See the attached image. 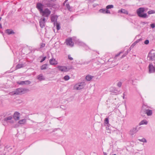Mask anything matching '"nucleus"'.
<instances>
[{"instance_id": "bf43d9fd", "label": "nucleus", "mask_w": 155, "mask_h": 155, "mask_svg": "<svg viewBox=\"0 0 155 155\" xmlns=\"http://www.w3.org/2000/svg\"><path fill=\"white\" fill-rule=\"evenodd\" d=\"M123 95V98H124V93Z\"/></svg>"}, {"instance_id": "5701e85b", "label": "nucleus", "mask_w": 155, "mask_h": 155, "mask_svg": "<svg viewBox=\"0 0 155 155\" xmlns=\"http://www.w3.org/2000/svg\"><path fill=\"white\" fill-rule=\"evenodd\" d=\"M148 123V122L146 120H142L139 123V125H141L143 124H147Z\"/></svg>"}, {"instance_id": "b1692460", "label": "nucleus", "mask_w": 155, "mask_h": 155, "mask_svg": "<svg viewBox=\"0 0 155 155\" xmlns=\"http://www.w3.org/2000/svg\"><path fill=\"white\" fill-rule=\"evenodd\" d=\"M109 118L108 117L104 119V125H107V126H108V124L109 125H110V124H109Z\"/></svg>"}, {"instance_id": "1a4fd4ad", "label": "nucleus", "mask_w": 155, "mask_h": 155, "mask_svg": "<svg viewBox=\"0 0 155 155\" xmlns=\"http://www.w3.org/2000/svg\"><path fill=\"white\" fill-rule=\"evenodd\" d=\"M84 83H81L75 86V88L77 90H80L84 87Z\"/></svg>"}, {"instance_id": "dca6fc26", "label": "nucleus", "mask_w": 155, "mask_h": 155, "mask_svg": "<svg viewBox=\"0 0 155 155\" xmlns=\"http://www.w3.org/2000/svg\"><path fill=\"white\" fill-rule=\"evenodd\" d=\"M37 79L39 81H42L45 80V77L42 74H40L37 76Z\"/></svg>"}, {"instance_id": "6e6d98bb", "label": "nucleus", "mask_w": 155, "mask_h": 155, "mask_svg": "<svg viewBox=\"0 0 155 155\" xmlns=\"http://www.w3.org/2000/svg\"><path fill=\"white\" fill-rule=\"evenodd\" d=\"M0 28H2V25L0 23Z\"/></svg>"}, {"instance_id": "49530a36", "label": "nucleus", "mask_w": 155, "mask_h": 155, "mask_svg": "<svg viewBox=\"0 0 155 155\" xmlns=\"http://www.w3.org/2000/svg\"><path fill=\"white\" fill-rule=\"evenodd\" d=\"M2 123H3V124L4 125H6V124L7 123L6 122H5L3 120H2Z\"/></svg>"}, {"instance_id": "ea45409f", "label": "nucleus", "mask_w": 155, "mask_h": 155, "mask_svg": "<svg viewBox=\"0 0 155 155\" xmlns=\"http://www.w3.org/2000/svg\"><path fill=\"white\" fill-rule=\"evenodd\" d=\"M45 46V44L44 43H41L40 45V48H42L44 47Z\"/></svg>"}, {"instance_id": "20e7f679", "label": "nucleus", "mask_w": 155, "mask_h": 155, "mask_svg": "<svg viewBox=\"0 0 155 155\" xmlns=\"http://www.w3.org/2000/svg\"><path fill=\"white\" fill-rule=\"evenodd\" d=\"M58 68L60 71L62 72H67L72 68V67H67L65 66H58L57 67Z\"/></svg>"}, {"instance_id": "a878e982", "label": "nucleus", "mask_w": 155, "mask_h": 155, "mask_svg": "<svg viewBox=\"0 0 155 155\" xmlns=\"http://www.w3.org/2000/svg\"><path fill=\"white\" fill-rule=\"evenodd\" d=\"M26 122V120L25 119L21 120L18 121V123L20 124H24Z\"/></svg>"}, {"instance_id": "412c9836", "label": "nucleus", "mask_w": 155, "mask_h": 155, "mask_svg": "<svg viewBox=\"0 0 155 155\" xmlns=\"http://www.w3.org/2000/svg\"><path fill=\"white\" fill-rule=\"evenodd\" d=\"M59 6L55 4H51L50 5L49 8H58Z\"/></svg>"}, {"instance_id": "680f3d73", "label": "nucleus", "mask_w": 155, "mask_h": 155, "mask_svg": "<svg viewBox=\"0 0 155 155\" xmlns=\"http://www.w3.org/2000/svg\"><path fill=\"white\" fill-rule=\"evenodd\" d=\"M0 102L2 103V101L0 100Z\"/></svg>"}, {"instance_id": "7ed1b4c3", "label": "nucleus", "mask_w": 155, "mask_h": 155, "mask_svg": "<svg viewBox=\"0 0 155 155\" xmlns=\"http://www.w3.org/2000/svg\"><path fill=\"white\" fill-rule=\"evenodd\" d=\"M24 91V89L23 88H18L16 89L13 91L11 92L10 94L12 95H18L22 94Z\"/></svg>"}, {"instance_id": "0eeeda50", "label": "nucleus", "mask_w": 155, "mask_h": 155, "mask_svg": "<svg viewBox=\"0 0 155 155\" xmlns=\"http://www.w3.org/2000/svg\"><path fill=\"white\" fill-rule=\"evenodd\" d=\"M149 73H151L155 72V67L152 64H150L148 66Z\"/></svg>"}, {"instance_id": "864d4df0", "label": "nucleus", "mask_w": 155, "mask_h": 155, "mask_svg": "<svg viewBox=\"0 0 155 155\" xmlns=\"http://www.w3.org/2000/svg\"><path fill=\"white\" fill-rule=\"evenodd\" d=\"M50 1H52L53 2H55L56 1V0H49Z\"/></svg>"}, {"instance_id": "bb28decb", "label": "nucleus", "mask_w": 155, "mask_h": 155, "mask_svg": "<svg viewBox=\"0 0 155 155\" xmlns=\"http://www.w3.org/2000/svg\"><path fill=\"white\" fill-rule=\"evenodd\" d=\"M142 40L141 39H139L138 40H137L136 41H135L131 45V47H134V46H135L136 44L139 42V41H141Z\"/></svg>"}, {"instance_id": "c9c22d12", "label": "nucleus", "mask_w": 155, "mask_h": 155, "mask_svg": "<svg viewBox=\"0 0 155 155\" xmlns=\"http://www.w3.org/2000/svg\"><path fill=\"white\" fill-rule=\"evenodd\" d=\"M94 59H92L91 60H90V61H87V62H85L84 63L85 64H87L90 63V62H93L94 61Z\"/></svg>"}, {"instance_id": "473e14b6", "label": "nucleus", "mask_w": 155, "mask_h": 155, "mask_svg": "<svg viewBox=\"0 0 155 155\" xmlns=\"http://www.w3.org/2000/svg\"><path fill=\"white\" fill-rule=\"evenodd\" d=\"M147 13L149 14H151L155 13V11L154 10H150Z\"/></svg>"}, {"instance_id": "cd10ccee", "label": "nucleus", "mask_w": 155, "mask_h": 155, "mask_svg": "<svg viewBox=\"0 0 155 155\" xmlns=\"http://www.w3.org/2000/svg\"><path fill=\"white\" fill-rule=\"evenodd\" d=\"M66 6L67 7V9L69 11H71V8L70 7L69 3H67L66 5Z\"/></svg>"}, {"instance_id": "6ab92c4d", "label": "nucleus", "mask_w": 155, "mask_h": 155, "mask_svg": "<svg viewBox=\"0 0 155 155\" xmlns=\"http://www.w3.org/2000/svg\"><path fill=\"white\" fill-rule=\"evenodd\" d=\"M118 12H120L127 15L128 14V12L127 10L122 8L119 10Z\"/></svg>"}, {"instance_id": "58836bf2", "label": "nucleus", "mask_w": 155, "mask_h": 155, "mask_svg": "<svg viewBox=\"0 0 155 155\" xmlns=\"http://www.w3.org/2000/svg\"><path fill=\"white\" fill-rule=\"evenodd\" d=\"M68 58L69 60L71 61L73 59V58L71 56V55L70 54H69L68 55Z\"/></svg>"}, {"instance_id": "603ef678", "label": "nucleus", "mask_w": 155, "mask_h": 155, "mask_svg": "<svg viewBox=\"0 0 155 155\" xmlns=\"http://www.w3.org/2000/svg\"><path fill=\"white\" fill-rule=\"evenodd\" d=\"M126 56V55H125V54H124L123 55H122L121 56V58H124V57H125V56Z\"/></svg>"}, {"instance_id": "79ce46f5", "label": "nucleus", "mask_w": 155, "mask_h": 155, "mask_svg": "<svg viewBox=\"0 0 155 155\" xmlns=\"http://www.w3.org/2000/svg\"><path fill=\"white\" fill-rule=\"evenodd\" d=\"M149 40H146L144 42V43L145 45H147L149 43Z\"/></svg>"}, {"instance_id": "c03bdc74", "label": "nucleus", "mask_w": 155, "mask_h": 155, "mask_svg": "<svg viewBox=\"0 0 155 155\" xmlns=\"http://www.w3.org/2000/svg\"><path fill=\"white\" fill-rule=\"evenodd\" d=\"M122 52H121V51L119 52V53H118L117 54H116L115 57L116 58V57H118L120 54H121V53H122Z\"/></svg>"}, {"instance_id": "423d86ee", "label": "nucleus", "mask_w": 155, "mask_h": 155, "mask_svg": "<svg viewBox=\"0 0 155 155\" xmlns=\"http://www.w3.org/2000/svg\"><path fill=\"white\" fill-rule=\"evenodd\" d=\"M66 44L67 45H69L71 47H73L74 45V43L72 41L71 38H68L66 40Z\"/></svg>"}, {"instance_id": "4be33fe9", "label": "nucleus", "mask_w": 155, "mask_h": 155, "mask_svg": "<svg viewBox=\"0 0 155 155\" xmlns=\"http://www.w3.org/2000/svg\"><path fill=\"white\" fill-rule=\"evenodd\" d=\"M93 76H92L90 75H88L86 77V79L87 81H90L93 78Z\"/></svg>"}, {"instance_id": "e2e57ef3", "label": "nucleus", "mask_w": 155, "mask_h": 155, "mask_svg": "<svg viewBox=\"0 0 155 155\" xmlns=\"http://www.w3.org/2000/svg\"><path fill=\"white\" fill-rule=\"evenodd\" d=\"M113 155H117L116 154H113Z\"/></svg>"}, {"instance_id": "f03ea898", "label": "nucleus", "mask_w": 155, "mask_h": 155, "mask_svg": "<svg viewBox=\"0 0 155 155\" xmlns=\"http://www.w3.org/2000/svg\"><path fill=\"white\" fill-rule=\"evenodd\" d=\"M145 10L144 8H140L138 9L136 11L138 16L142 18H147L148 17L147 13H144Z\"/></svg>"}, {"instance_id": "6e6552de", "label": "nucleus", "mask_w": 155, "mask_h": 155, "mask_svg": "<svg viewBox=\"0 0 155 155\" xmlns=\"http://www.w3.org/2000/svg\"><path fill=\"white\" fill-rule=\"evenodd\" d=\"M45 18H41L39 21V24L41 28H43L45 26Z\"/></svg>"}, {"instance_id": "4c0bfd02", "label": "nucleus", "mask_w": 155, "mask_h": 155, "mask_svg": "<svg viewBox=\"0 0 155 155\" xmlns=\"http://www.w3.org/2000/svg\"><path fill=\"white\" fill-rule=\"evenodd\" d=\"M46 58V56H45L44 57H43L42 59L40 61V62L41 63L42 62L45 60Z\"/></svg>"}, {"instance_id": "ddd939ff", "label": "nucleus", "mask_w": 155, "mask_h": 155, "mask_svg": "<svg viewBox=\"0 0 155 155\" xmlns=\"http://www.w3.org/2000/svg\"><path fill=\"white\" fill-rule=\"evenodd\" d=\"M138 126H136L135 127H134L130 131V134L133 135L136 133L138 130L139 128H138Z\"/></svg>"}, {"instance_id": "72a5a7b5", "label": "nucleus", "mask_w": 155, "mask_h": 155, "mask_svg": "<svg viewBox=\"0 0 155 155\" xmlns=\"http://www.w3.org/2000/svg\"><path fill=\"white\" fill-rule=\"evenodd\" d=\"M70 79V77L68 75H66L64 77V79L65 81H68Z\"/></svg>"}, {"instance_id": "9d476101", "label": "nucleus", "mask_w": 155, "mask_h": 155, "mask_svg": "<svg viewBox=\"0 0 155 155\" xmlns=\"http://www.w3.org/2000/svg\"><path fill=\"white\" fill-rule=\"evenodd\" d=\"M58 17L57 15H53L51 17V21L52 22H53L54 26L55 25V23L57 22Z\"/></svg>"}, {"instance_id": "a18cd8bd", "label": "nucleus", "mask_w": 155, "mask_h": 155, "mask_svg": "<svg viewBox=\"0 0 155 155\" xmlns=\"http://www.w3.org/2000/svg\"><path fill=\"white\" fill-rule=\"evenodd\" d=\"M105 13H106V14H110V11L108 10V9H106V11H105Z\"/></svg>"}, {"instance_id": "4d7b16f0", "label": "nucleus", "mask_w": 155, "mask_h": 155, "mask_svg": "<svg viewBox=\"0 0 155 155\" xmlns=\"http://www.w3.org/2000/svg\"><path fill=\"white\" fill-rule=\"evenodd\" d=\"M68 1V0H65L64 2H65V3H66Z\"/></svg>"}, {"instance_id": "2f4dec72", "label": "nucleus", "mask_w": 155, "mask_h": 155, "mask_svg": "<svg viewBox=\"0 0 155 155\" xmlns=\"http://www.w3.org/2000/svg\"><path fill=\"white\" fill-rule=\"evenodd\" d=\"M106 9L104 8L101 9L99 10V11L100 12L103 13H105Z\"/></svg>"}, {"instance_id": "7c9ffc66", "label": "nucleus", "mask_w": 155, "mask_h": 155, "mask_svg": "<svg viewBox=\"0 0 155 155\" xmlns=\"http://www.w3.org/2000/svg\"><path fill=\"white\" fill-rule=\"evenodd\" d=\"M56 29L58 30L60 29V25L59 23H57V22L56 23Z\"/></svg>"}, {"instance_id": "f8f14e48", "label": "nucleus", "mask_w": 155, "mask_h": 155, "mask_svg": "<svg viewBox=\"0 0 155 155\" xmlns=\"http://www.w3.org/2000/svg\"><path fill=\"white\" fill-rule=\"evenodd\" d=\"M18 84L19 85L29 84H31V82L29 80L18 81L17 82Z\"/></svg>"}, {"instance_id": "3c124183", "label": "nucleus", "mask_w": 155, "mask_h": 155, "mask_svg": "<svg viewBox=\"0 0 155 155\" xmlns=\"http://www.w3.org/2000/svg\"><path fill=\"white\" fill-rule=\"evenodd\" d=\"M141 23L143 24V25H144L146 24L147 22H141Z\"/></svg>"}, {"instance_id": "393cba45", "label": "nucleus", "mask_w": 155, "mask_h": 155, "mask_svg": "<svg viewBox=\"0 0 155 155\" xmlns=\"http://www.w3.org/2000/svg\"><path fill=\"white\" fill-rule=\"evenodd\" d=\"M48 65V64H46L42 65L40 67V69L41 70L46 69H47V67Z\"/></svg>"}, {"instance_id": "f257e3e1", "label": "nucleus", "mask_w": 155, "mask_h": 155, "mask_svg": "<svg viewBox=\"0 0 155 155\" xmlns=\"http://www.w3.org/2000/svg\"><path fill=\"white\" fill-rule=\"evenodd\" d=\"M42 4L40 2L37 3L36 8L39 12L40 14L44 17H46L47 19L50 15L51 11L48 8H45L43 10L44 5L46 7H49L51 3L49 0H43Z\"/></svg>"}, {"instance_id": "aec40b11", "label": "nucleus", "mask_w": 155, "mask_h": 155, "mask_svg": "<svg viewBox=\"0 0 155 155\" xmlns=\"http://www.w3.org/2000/svg\"><path fill=\"white\" fill-rule=\"evenodd\" d=\"M120 91L118 90L115 87H113L112 90V92L115 93L116 94H119L120 92Z\"/></svg>"}, {"instance_id": "09e8293b", "label": "nucleus", "mask_w": 155, "mask_h": 155, "mask_svg": "<svg viewBox=\"0 0 155 155\" xmlns=\"http://www.w3.org/2000/svg\"><path fill=\"white\" fill-rule=\"evenodd\" d=\"M109 124H108V126H107V127H106V129L107 130H108L110 129V128H109Z\"/></svg>"}, {"instance_id": "37998d69", "label": "nucleus", "mask_w": 155, "mask_h": 155, "mask_svg": "<svg viewBox=\"0 0 155 155\" xmlns=\"http://www.w3.org/2000/svg\"><path fill=\"white\" fill-rule=\"evenodd\" d=\"M131 50V49L130 48V49H128L125 53L124 54L125 55H127V54H128V52L130 51Z\"/></svg>"}, {"instance_id": "a19ab883", "label": "nucleus", "mask_w": 155, "mask_h": 155, "mask_svg": "<svg viewBox=\"0 0 155 155\" xmlns=\"http://www.w3.org/2000/svg\"><path fill=\"white\" fill-rule=\"evenodd\" d=\"M150 26L151 28H153L155 27V24L154 23H152L150 24Z\"/></svg>"}, {"instance_id": "2eb2a0df", "label": "nucleus", "mask_w": 155, "mask_h": 155, "mask_svg": "<svg viewBox=\"0 0 155 155\" xmlns=\"http://www.w3.org/2000/svg\"><path fill=\"white\" fill-rule=\"evenodd\" d=\"M49 63L50 64L52 65H56L58 63V62L55 59H51L49 60Z\"/></svg>"}, {"instance_id": "0e129e2a", "label": "nucleus", "mask_w": 155, "mask_h": 155, "mask_svg": "<svg viewBox=\"0 0 155 155\" xmlns=\"http://www.w3.org/2000/svg\"><path fill=\"white\" fill-rule=\"evenodd\" d=\"M3 155H5V154H4Z\"/></svg>"}, {"instance_id": "c85d7f7f", "label": "nucleus", "mask_w": 155, "mask_h": 155, "mask_svg": "<svg viewBox=\"0 0 155 155\" xmlns=\"http://www.w3.org/2000/svg\"><path fill=\"white\" fill-rule=\"evenodd\" d=\"M23 66V64H18L16 66V68L17 69H19L22 68Z\"/></svg>"}, {"instance_id": "052dcab7", "label": "nucleus", "mask_w": 155, "mask_h": 155, "mask_svg": "<svg viewBox=\"0 0 155 155\" xmlns=\"http://www.w3.org/2000/svg\"><path fill=\"white\" fill-rule=\"evenodd\" d=\"M1 19H2V18L0 17V21L1 20Z\"/></svg>"}, {"instance_id": "5fc2aeb1", "label": "nucleus", "mask_w": 155, "mask_h": 155, "mask_svg": "<svg viewBox=\"0 0 155 155\" xmlns=\"http://www.w3.org/2000/svg\"><path fill=\"white\" fill-rule=\"evenodd\" d=\"M103 153L104 155H107V153L106 152H104Z\"/></svg>"}, {"instance_id": "f704fd0d", "label": "nucleus", "mask_w": 155, "mask_h": 155, "mask_svg": "<svg viewBox=\"0 0 155 155\" xmlns=\"http://www.w3.org/2000/svg\"><path fill=\"white\" fill-rule=\"evenodd\" d=\"M122 84V83L121 81H119L117 84V86L119 87H121Z\"/></svg>"}, {"instance_id": "de8ad7c7", "label": "nucleus", "mask_w": 155, "mask_h": 155, "mask_svg": "<svg viewBox=\"0 0 155 155\" xmlns=\"http://www.w3.org/2000/svg\"><path fill=\"white\" fill-rule=\"evenodd\" d=\"M60 107H61V108L62 109L64 110L65 109L63 105L61 106Z\"/></svg>"}, {"instance_id": "e433bc0d", "label": "nucleus", "mask_w": 155, "mask_h": 155, "mask_svg": "<svg viewBox=\"0 0 155 155\" xmlns=\"http://www.w3.org/2000/svg\"><path fill=\"white\" fill-rule=\"evenodd\" d=\"M139 140L140 141L144 143H146L147 142L146 140L144 138H143L141 139H139Z\"/></svg>"}, {"instance_id": "8fccbe9b", "label": "nucleus", "mask_w": 155, "mask_h": 155, "mask_svg": "<svg viewBox=\"0 0 155 155\" xmlns=\"http://www.w3.org/2000/svg\"><path fill=\"white\" fill-rule=\"evenodd\" d=\"M135 80H132V84L133 85H134V83L135 82Z\"/></svg>"}, {"instance_id": "9b49d317", "label": "nucleus", "mask_w": 155, "mask_h": 155, "mask_svg": "<svg viewBox=\"0 0 155 155\" xmlns=\"http://www.w3.org/2000/svg\"><path fill=\"white\" fill-rule=\"evenodd\" d=\"M20 113L16 111L15 112L13 116L14 119L16 120H18L19 119Z\"/></svg>"}, {"instance_id": "13d9d810", "label": "nucleus", "mask_w": 155, "mask_h": 155, "mask_svg": "<svg viewBox=\"0 0 155 155\" xmlns=\"http://www.w3.org/2000/svg\"><path fill=\"white\" fill-rule=\"evenodd\" d=\"M65 3L64 2V3H63V5H65Z\"/></svg>"}, {"instance_id": "a211bd4d", "label": "nucleus", "mask_w": 155, "mask_h": 155, "mask_svg": "<svg viewBox=\"0 0 155 155\" xmlns=\"http://www.w3.org/2000/svg\"><path fill=\"white\" fill-rule=\"evenodd\" d=\"M5 33L8 35L14 34L15 33V32L12 29H7L5 30Z\"/></svg>"}, {"instance_id": "4468645a", "label": "nucleus", "mask_w": 155, "mask_h": 155, "mask_svg": "<svg viewBox=\"0 0 155 155\" xmlns=\"http://www.w3.org/2000/svg\"><path fill=\"white\" fill-rule=\"evenodd\" d=\"M12 118V117L11 116H10L8 117H6L4 118L3 119V120H4L5 122H6V123H8L9 122L11 123H13V121H9V120H11Z\"/></svg>"}, {"instance_id": "f3484780", "label": "nucleus", "mask_w": 155, "mask_h": 155, "mask_svg": "<svg viewBox=\"0 0 155 155\" xmlns=\"http://www.w3.org/2000/svg\"><path fill=\"white\" fill-rule=\"evenodd\" d=\"M144 112L145 114H146L148 116H150L152 114L153 112L152 110L149 109H145Z\"/></svg>"}, {"instance_id": "39448f33", "label": "nucleus", "mask_w": 155, "mask_h": 155, "mask_svg": "<svg viewBox=\"0 0 155 155\" xmlns=\"http://www.w3.org/2000/svg\"><path fill=\"white\" fill-rule=\"evenodd\" d=\"M155 57V53L153 52V51H150L148 53L147 58L149 61H153Z\"/></svg>"}, {"instance_id": "c756f323", "label": "nucleus", "mask_w": 155, "mask_h": 155, "mask_svg": "<svg viewBox=\"0 0 155 155\" xmlns=\"http://www.w3.org/2000/svg\"><path fill=\"white\" fill-rule=\"evenodd\" d=\"M114 7V5H107L106 7V9H108L113 8Z\"/></svg>"}]
</instances>
